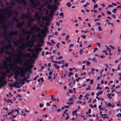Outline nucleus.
Listing matches in <instances>:
<instances>
[{"label": "nucleus", "mask_w": 121, "mask_h": 121, "mask_svg": "<svg viewBox=\"0 0 121 121\" xmlns=\"http://www.w3.org/2000/svg\"><path fill=\"white\" fill-rule=\"evenodd\" d=\"M111 93L110 94H108L107 95L108 97L110 99H111L112 98L111 96Z\"/></svg>", "instance_id": "nucleus-35"}, {"label": "nucleus", "mask_w": 121, "mask_h": 121, "mask_svg": "<svg viewBox=\"0 0 121 121\" xmlns=\"http://www.w3.org/2000/svg\"><path fill=\"white\" fill-rule=\"evenodd\" d=\"M117 9H114L112 10V12L114 13H115L116 12V11H117Z\"/></svg>", "instance_id": "nucleus-44"}, {"label": "nucleus", "mask_w": 121, "mask_h": 121, "mask_svg": "<svg viewBox=\"0 0 121 121\" xmlns=\"http://www.w3.org/2000/svg\"><path fill=\"white\" fill-rule=\"evenodd\" d=\"M119 116H120V117H121V113H118L117 115V116L118 117Z\"/></svg>", "instance_id": "nucleus-60"}, {"label": "nucleus", "mask_w": 121, "mask_h": 121, "mask_svg": "<svg viewBox=\"0 0 121 121\" xmlns=\"http://www.w3.org/2000/svg\"><path fill=\"white\" fill-rule=\"evenodd\" d=\"M47 8L49 9H50L51 8H53V6L52 5H51L50 4H49L48 5V6H47Z\"/></svg>", "instance_id": "nucleus-19"}, {"label": "nucleus", "mask_w": 121, "mask_h": 121, "mask_svg": "<svg viewBox=\"0 0 121 121\" xmlns=\"http://www.w3.org/2000/svg\"><path fill=\"white\" fill-rule=\"evenodd\" d=\"M13 73H9V75H8V76L9 78L10 77H9V76H13Z\"/></svg>", "instance_id": "nucleus-54"}, {"label": "nucleus", "mask_w": 121, "mask_h": 121, "mask_svg": "<svg viewBox=\"0 0 121 121\" xmlns=\"http://www.w3.org/2000/svg\"><path fill=\"white\" fill-rule=\"evenodd\" d=\"M25 81L24 80V79L21 80V81L20 82V84H22L23 85H24L25 84Z\"/></svg>", "instance_id": "nucleus-24"}, {"label": "nucleus", "mask_w": 121, "mask_h": 121, "mask_svg": "<svg viewBox=\"0 0 121 121\" xmlns=\"http://www.w3.org/2000/svg\"><path fill=\"white\" fill-rule=\"evenodd\" d=\"M9 59H7L8 58H6V60H4L3 61V64L4 67H0V68L2 69H6V72L7 74L9 73L10 72V70L8 69V66L7 64L8 62H10L11 60L10 59L11 57L9 56Z\"/></svg>", "instance_id": "nucleus-2"}, {"label": "nucleus", "mask_w": 121, "mask_h": 121, "mask_svg": "<svg viewBox=\"0 0 121 121\" xmlns=\"http://www.w3.org/2000/svg\"><path fill=\"white\" fill-rule=\"evenodd\" d=\"M34 21V20L33 18H30L28 21V22L30 23H31V24L32 22H33Z\"/></svg>", "instance_id": "nucleus-29"}, {"label": "nucleus", "mask_w": 121, "mask_h": 121, "mask_svg": "<svg viewBox=\"0 0 121 121\" xmlns=\"http://www.w3.org/2000/svg\"><path fill=\"white\" fill-rule=\"evenodd\" d=\"M12 100L10 99H8L6 100L7 103H12Z\"/></svg>", "instance_id": "nucleus-30"}, {"label": "nucleus", "mask_w": 121, "mask_h": 121, "mask_svg": "<svg viewBox=\"0 0 121 121\" xmlns=\"http://www.w3.org/2000/svg\"><path fill=\"white\" fill-rule=\"evenodd\" d=\"M24 79L25 81L27 82H30V80H27V79H26V78H24Z\"/></svg>", "instance_id": "nucleus-63"}, {"label": "nucleus", "mask_w": 121, "mask_h": 121, "mask_svg": "<svg viewBox=\"0 0 121 121\" xmlns=\"http://www.w3.org/2000/svg\"><path fill=\"white\" fill-rule=\"evenodd\" d=\"M98 5L97 4H95L94 6V9L97 8L98 7Z\"/></svg>", "instance_id": "nucleus-52"}, {"label": "nucleus", "mask_w": 121, "mask_h": 121, "mask_svg": "<svg viewBox=\"0 0 121 121\" xmlns=\"http://www.w3.org/2000/svg\"><path fill=\"white\" fill-rule=\"evenodd\" d=\"M53 66L55 67V68L56 69H58L60 68V67L59 66L55 64H54Z\"/></svg>", "instance_id": "nucleus-22"}, {"label": "nucleus", "mask_w": 121, "mask_h": 121, "mask_svg": "<svg viewBox=\"0 0 121 121\" xmlns=\"http://www.w3.org/2000/svg\"><path fill=\"white\" fill-rule=\"evenodd\" d=\"M10 5L11 6H14L15 5V3L13 2H10Z\"/></svg>", "instance_id": "nucleus-45"}, {"label": "nucleus", "mask_w": 121, "mask_h": 121, "mask_svg": "<svg viewBox=\"0 0 121 121\" xmlns=\"http://www.w3.org/2000/svg\"><path fill=\"white\" fill-rule=\"evenodd\" d=\"M31 29L32 30L34 31H39L40 30V29L38 27H36V26L35 25L34 26L31 28Z\"/></svg>", "instance_id": "nucleus-8"}, {"label": "nucleus", "mask_w": 121, "mask_h": 121, "mask_svg": "<svg viewBox=\"0 0 121 121\" xmlns=\"http://www.w3.org/2000/svg\"><path fill=\"white\" fill-rule=\"evenodd\" d=\"M29 2L31 4V7L33 8H36L38 6L40 5V3L39 1L35 2L33 0H29Z\"/></svg>", "instance_id": "nucleus-3"}, {"label": "nucleus", "mask_w": 121, "mask_h": 121, "mask_svg": "<svg viewBox=\"0 0 121 121\" xmlns=\"http://www.w3.org/2000/svg\"><path fill=\"white\" fill-rule=\"evenodd\" d=\"M14 74L15 75V76L14 78L15 79H16L19 75V72L18 70H17L16 71H15L14 73Z\"/></svg>", "instance_id": "nucleus-13"}, {"label": "nucleus", "mask_w": 121, "mask_h": 121, "mask_svg": "<svg viewBox=\"0 0 121 121\" xmlns=\"http://www.w3.org/2000/svg\"><path fill=\"white\" fill-rule=\"evenodd\" d=\"M33 42V41L30 40H29L26 44L24 43H22L21 45H19L18 49L20 50L17 52L18 53V55L19 56H24L25 55L22 52V51L25 50L26 48L30 46V43Z\"/></svg>", "instance_id": "nucleus-1"}, {"label": "nucleus", "mask_w": 121, "mask_h": 121, "mask_svg": "<svg viewBox=\"0 0 121 121\" xmlns=\"http://www.w3.org/2000/svg\"><path fill=\"white\" fill-rule=\"evenodd\" d=\"M7 31H4V32L2 33L1 36L2 37H4V36H6V35Z\"/></svg>", "instance_id": "nucleus-20"}, {"label": "nucleus", "mask_w": 121, "mask_h": 121, "mask_svg": "<svg viewBox=\"0 0 121 121\" xmlns=\"http://www.w3.org/2000/svg\"><path fill=\"white\" fill-rule=\"evenodd\" d=\"M78 110H76L74 111H73L72 112V113H73V116H74V112H76H76H77Z\"/></svg>", "instance_id": "nucleus-47"}, {"label": "nucleus", "mask_w": 121, "mask_h": 121, "mask_svg": "<svg viewBox=\"0 0 121 121\" xmlns=\"http://www.w3.org/2000/svg\"><path fill=\"white\" fill-rule=\"evenodd\" d=\"M107 116V115L106 114H102L101 115V117H103L104 119H105L106 118Z\"/></svg>", "instance_id": "nucleus-21"}, {"label": "nucleus", "mask_w": 121, "mask_h": 121, "mask_svg": "<svg viewBox=\"0 0 121 121\" xmlns=\"http://www.w3.org/2000/svg\"><path fill=\"white\" fill-rule=\"evenodd\" d=\"M25 72H22V73L21 74V75L22 77H25Z\"/></svg>", "instance_id": "nucleus-32"}, {"label": "nucleus", "mask_w": 121, "mask_h": 121, "mask_svg": "<svg viewBox=\"0 0 121 121\" xmlns=\"http://www.w3.org/2000/svg\"><path fill=\"white\" fill-rule=\"evenodd\" d=\"M98 50V48H94V50L93 51V52H94V53L95 52H96V51Z\"/></svg>", "instance_id": "nucleus-49"}, {"label": "nucleus", "mask_w": 121, "mask_h": 121, "mask_svg": "<svg viewBox=\"0 0 121 121\" xmlns=\"http://www.w3.org/2000/svg\"><path fill=\"white\" fill-rule=\"evenodd\" d=\"M45 0V1L44 2V4L45 5H48L49 4L48 2V1H46V0Z\"/></svg>", "instance_id": "nucleus-26"}, {"label": "nucleus", "mask_w": 121, "mask_h": 121, "mask_svg": "<svg viewBox=\"0 0 121 121\" xmlns=\"http://www.w3.org/2000/svg\"><path fill=\"white\" fill-rule=\"evenodd\" d=\"M82 95L81 94L78 97V99H82Z\"/></svg>", "instance_id": "nucleus-43"}, {"label": "nucleus", "mask_w": 121, "mask_h": 121, "mask_svg": "<svg viewBox=\"0 0 121 121\" xmlns=\"http://www.w3.org/2000/svg\"><path fill=\"white\" fill-rule=\"evenodd\" d=\"M54 1L55 3L57 4L58 5H59V4L57 3L58 0H54Z\"/></svg>", "instance_id": "nucleus-55"}, {"label": "nucleus", "mask_w": 121, "mask_h": 121, "mask_svg": "<svg viewBox=\"0 0 121 121\" xmlns=\"http://www.w3.org/2000/svg\"><path fill=\"white\" fill-rule=\"evenodd\" d=\"M103 92V91H99L97 93L96 95L97 96H98L99 94H102Z\"/></svg>", "instance_id": "nucleus-27"}, {"label": "nucleus", "mask_w": 121, "mask_h": 121, "mask_svg": "<svg viewBox=\"0 0 121 121\" xmlns=\"http://www.w3.org/2000/svg\"><path fill=\"white\" fill-rule=\"evenodd\" d=\"M73 74V73L72 72H71L69 73V74L68 76L69 77V78L71 77V75Z\"/></svg>", "instance_id": "nucleus-40"}, {"label": "nucleus", "mask_w": 121, "mask_h": 121, "mask_svg": "<svg viewBox=\"0 0 121 121\" xmlns=\"http://www.w3.org/2000/svg\"><path fill=\"white\" fill-rule=\"evenodd\" d=\"M59 15L60 16H62L63 17H62V18H63L64 17V16H63L64 15V13H60L59 14Z\"/></svg>", "instance_id": "nucleus-41"}, {"label": "nucleus", "mask_w": 121, "mask_h": 121, "mask_svg": "<svg viewBox=\"0 0 121 121\" xmlns=\"http://www.w3.org/2000/svg\"><path fill=\"white\" fill-rule=\"evenodd\" d=\"M108 24H111L112 26H114L113 24L112 23H111L109 22H108Z\"/></svg>", "instance_id": "nucleus-59"}, {"label": "nucleus", "mask_w": 121, "mask_h": 121, "mask_svg": "<svg viewBox=\"0 0 121 121\" xmlns=\"http://www.w3.org/2000/svg\"><path fill=\"white\" fill-rule=\"evenodd\" d=\"M96 88H97V89L101 90V89H102V88L101 87H100V86H98Z\"/></svg>", "instance_id": "nucleus-58"}, {"label": "nucleus", "mask_w": 121, "mask_h": 121, "mask_svg": "<svg viewBox=\"0 0 121 121\" xmlns=\"http://www.w3.org/2000/svg\"><path fill=\"white\" fill-rule=\"evenodd\" d=\"M69 91L70 93L72 94L73 91L72 90L69 89Z\"/></svg>", "instance_id": "nucleus-50"}, {"label": "nucleus", "mask_w": 121, "mask_h": 121, "mask_svg": "<svg viewBox=\"0 0 121 121\" xmlns=\"http://www.w3.org/2000/svg\"><path fill=\"white\" fill-rule=\"evenodd\" d=\"M31 24L30 23L28 22L27 23V24L26 26L27 27H30L31 26Z\"/></svg>", "instance_id": "nucleus-36"}, {"label": "nucleus", "mask_w": 121, "mask_h": 121, "mask_svg": "<svg viewBox=\"0 0 121 121\" xmlns=\"http://www.w3.org/2000/svg\"><path fill=\"white\" fill-rule=\"evenodd\" d=\"M80 36L83 39H85L86 37V36L84 35H81Z\"/></svg>", "instance_id": "nucleus-64"}, {"label": "nucleus", "mask_w": 121, "mask_h": 121, "mask_svg": "<svg viewBox=\"0 0 121 121\" xmlns=\"http://www.w3.org/2000/svg\"><path fill=\"white\" fill-rule=\"evenodd\" d=\"M4 42L3 41H2L1 42V45L4 46Z\"/></svg>", "instance_id": "nucleus-51"}, {"label": "nucleus", "mask_w": 121, "mask_h": 121, "mask_svg": "<svg viewBox=\"0 0 121 121\" xmlns=\"http://www.w3.org/2000/svg\"><path fill=\"white\" fill-rule=\"evenodd\" d=\"M22 23L21 22H19L17 24V25L18 28H21L22 27L23 25L22 24Z\"/></svg>", "instance_id": "nucleus-16"}, {"label": "nucleus", "mask_w": 121, "mask_h": 121, "mask_svg": "<svg viewBox=\"0 0 121 121\" xmlns=\"http://www.w3.org/2000/svg\"><path fill=\"white\" fill-rule=\"evenodd\" d=\"M51 99L53 101H54L56 100V99H55V97H54L53 95H51Z\"/></svg>", "instance_id": "nucleus-25"}, {"label": "nucleus", "mask_w": 121, "mask_h": 121, "mask_svg": "<svg viewBox=\"0 0 121 121\" xmlns=\"http://www.w3.org/2000/svg\"><path fill=\"white\" fill-rule=\"evenodd\" d=\"M47 43L49 45H52V43L50 42H47Z\"/></svg>", "instance_id": "nucleus-53"}, {"label": "nucleus", "mask_w": 121, "mask_h": 121, "mask_svg": "<svg viewBox=\"0 0 121 121\" xmlns=\"http://www.w3.org/2000/svg\"><path fill=\"white\" fill-rule=\"evenodd\" d=\"M28 15L26 14H22L21 16L22 19L24 20L28 17Z\"/></svg>", "instance_id": "nucleus-12"}, {"label": "nucleus", "mask_w": 121, "mask_h": 121, "mask_svg": "<svg viewBox=\"0 0 121 121\" xmlns=\"http://www.w3.org/2000/svg\"><path fill=\"white\" fill-rule=\"evenodd\" d=\"M27 77H25L24 78H26V79H29L30 77V75L29 74H28L27 75Z\"/></svg>", "instance_id": "nucleus-56"}, {"label": "nucleus", "mask_w": 121, "mask_h": 121, "mask_svg": "<svg viewBox=\"0 0 121 121\" xmlns=\"http://www.w3.org/2000/svg\"><path fill=\"white\" fill-rule=\"evenodd\" d=\"M66 4L69 7H70L71 5V4L69 2L67 3Z\"/></svg>", "instance_id": "nucleus-33"}, {"label": "nucleus", "mask_w": 121, "mask_h": 121, "mask_svg": "<svg viewBox=\"0 0 121 121\" xmlns=\"http://www.w3.org/2000/svg\"><path fill=\"white\" fill-rule=\"evenodd\" d=\"M106 13L107 14H108L109 15H111V12L109 11H108Z\"/></svg>", "instance_id": "nucleus-61"}, {"label": "nucleus", "mask_w": 121, "mask_h": 121, "mask_svg": "<svg viewBox=\"0 0 121 121\" xmlns=\"http://www.w3.org/2000/svg\"><path fill=\"white\" fill-rule=\"evenodd\" d=\"M26 65L27 66V68L25 69L26 71H28L29 73H31L32 72L31 69L33 67V65H32V64L30 63L29 64L27 62Z\"/></svg>", "instance_id": "nucleus-6"}, {"label": "nucleus", "mask_w": 121, "mask_h": 121, "mask_svg": "<svg viewBox=\"0 0 121 121\" xmlns=\"http://www.w3.org/2000/svg\"><path fill=\"white\" fill-rule=\"evenodd\" d=\"M7 27L6 26H5L4 27V28L3 29V31H7Z\"/></svg>", "instance_id": "nucleus-34"}, {"label": "nucleus", "mask_w": 121, "mask_h": 121, "mask_svg": "<svg viewBox=\"0 0 121 121\" xmlns=\"http://www.w3.org/2000/svg\"><path fill=\"white\" fill-rule=\"evenodd\" d=\"M0 53L2 54L4 52L5 48L4 46L0 48Z\"/></svg>", "instance_id": "nucleus-17"}, {"label": "nucleus", "mask_w": 121, "mask_h": 121, "mask_svg": "<svg viewBox=\"0 0 121 121\" xmlns=\"http://www.w3.org/2000/svg\"><path fill=\"white\" fill-rule=\"evenodd\" d=\"M16 83H15L14 84H10L9 85L10 87L14 86L15 87H16L17 85H19V83L18 82H17Z\"/></svg>", "instance_id": "nucleus-15"}, {"label": "nucleus", "mask_w": 121, "mask_h": 121, "mask_svg": "<svg viewBox=\"0 0 121 121\" xmlns=\"http://www.w3.org/2000/svg\"><path fill=\"white\" fill-rule=\"evenodd\" d=\"M83 50L82 49H81L79 52L80 55H81L82 54V52H83Z\"/></svg>", "instance_id": "nucleus-57"}, {"label": "nucleus", "mask_w": 121, "mask_h": 121, "mask_svg": "<svg viewBox=\"0 0 121 121\" xmlns=\"http://www.w3.org/2000/svg\"><path fill=\"white\" fill-rule=\"evenodd\" d=\"M69 36L68 35L66 37V40L67 41L69 39Z\"/></svg>", "instance_id": "nucleus-42"}, {"label": "nucleus", "mask_w": 121, "mask_h": 121, "mask_svg": "<svg viewBox=\"0 0 121 121\" xmlns=\"http://www.w3.org/2000/svg\"><path fill=\"white\" fill-rule=\"evenodd\" d=\"M52 62L55 63H57L59 64H60L62 63L61 61H58L53 60L52 61Z\"/></svg>", "instance_id": "nucleus-23"}, {"label": "nucleus", "mask_w": 121, "mask_h": 121, "mask_svg": "<svg viewBox=\"0 0 121 121\" xmlns=\"http://www.w3.org/2000/svg\"><path fill=\"white\" fill-rule=\"evenodd\" d=\"M21 30L22 31V35H29L28 37V36L26 38V39H28L29 38L30 35L31 34V31H26L24 28L21 29Z\"/></svg>", "instance_id": "nucleus-5"}, {"label": "nucleus", "mask_w": 121, "mask_h": 121, "mask_svg": "<svg viewBox=\"0 0 121 121\" xmlns=\"http://www.w3.org/2000/svg\"><path fill=\"white\" fill-rule=\"evenodd\" d=\"M107 107H111L112 106V104L110 103H108L107 105Z\"/></svg>", "instance_id": "nucleus-39"}, {"label": "nucleus", "mask_w": 121, "mask_h": 121, "mask_svg": "<svg viewBox=\"0 0 121 121\" xmlns=\"http://www.w3.org/2000/svg\"><path fill=\"white\" fill-rule=\"evenodd\" d=\"M6 84L7 82L5 80V78L3 76L0 77V86L1 87H2Z\"/></svg>", "instance_id": "nucleus-4"}, {"label": "nucleus", "mask_w": 121, "mask_h": 121, "mask_svg": "<svg viewBox=\"0 0 121 121\" xmlns=\"http://www.w3.org/2000/svg\"><path fill=\"white\" fill-rule=\"evenodd\" d=\"M17 32L16 31H12L11 33H9V35L11 37L13 36H17Z\"/></svg>", "instance_id": "nucleus-9"}, {"label": "nucleus", "mask_w": 121, "mask_h": 121, "mask_svg": "<svg viewBox=\"0 0 121 121\" xmlns=\"http://www.w3.org/2000/svg\"><path fill=\"white\" fill-rule=\"evenodd\" d=\"M15 63H13L12 64H10L9 65V70H13L15 71V69L14 67H15L14 66Z\"/></svg>", "instance_id": "nucleus-11"}, {"label": "nucleus", "mask_w": 121, "mask_h": 121, "mask_svg": "<svg viewBox=\"0 0 121 121\" xmlns=\"http://www.w3.org/2000/svg\"><path fill=\"white\" fill-rule=\"evenodd\" d=\"M98 31H101L102 30L101 28V26H98Z\"/></svg>", "instance_id": "nucleus-37"}, {"label": "nucleus", "mask_w": 121, "mask_h": 121, "mask_svg": "<svg viewBox=\"0 0 121 121\" xmlns=\"http://www.w3.org/2000/svg\"><path fill=\"white\" fill-rule=\"evenodd\" d=\"M40 80H41V83H43V82L44 81V80L43 79V78L42 77L41 78H40Z\"/></svg>", "instance_id": "nucleus-46"}, {"label": "nucleus", "mask_w": 121, "mask_h": 121, "mask_svg": "<svg viewBox=\"0 0 121 121\" xmlns=\"http://www.w3.org/2000/svg\"><path fill=\"white\" fill-rule=\"evenodd\" d=\"M105 46L106 47V49L107 50L109 51V52H110L111 51L110 48L109 47H107V45H106Z\"/></svg>", "instance_id": "nucleus-38"}, {"label": "nucleus", "mask_w": 121, "mask_h": 121, "mask_svg": "<svg viewBox=\"0 0 121 121\" xmlns=\"http://www.w3.org/2000/svg\"><path fill=\"white\" fill-rule=\"evenodd\" d=\"M4 48L6 50H9L10 48H12V45L10 44L9 46L8 45H6L4 47Z\"/></svg>", "instance_id": "nucleus-14"}, {"label": "nucleus", "mask_w": 121, "mask_h": 121, "mask_svg": "<svg viewBox=\"0 0 121 121\" xmlns=\"http://www.w3.org/2000/svg\"><path fill=\"white\" fill-rule=\"evenodd\" d=\"M35 50L36 52L38 53V52L40 51H41L42 50V48H35Z\"/></svg>", "instance_id": "nucleus-18"}, {"label": "nucleus", "mask_w": 121, "mask_h": 121, "mask_svg": "<svg viewBox=\"0 0 121 121\" xmlns=\"http://www.w3.org/2000/svg\"><path fill=\"white\" fill-rule=\"evenodd\" d=\"M13 43L15 46H17L18 45V44L15 42H14Z\"/></svg>", "instance_id": "nucleus-48"}, {"label": "nucleus", "mask_w": 121, "mask_h": 121, "mask_svg": "<svg viewBox=\"0 0 121 121\" xmlns=\"http://www.w3.org/2000/svg\"><path fill=\"white\" fill-rule=\"evenodd\" d=\"M5 39L6 41H8L9 42H10V39L8 37H6L5 38Z\"/></svg>", "instance_id": "nucleus-28"}, {"label": "nucleus", "mask_w": 121, "mask_h": 121, "mask_svg": "<svg viewBox=\"0 0 121 121\" xmlns=\"http://www.w3.org/2000/svg\"><path fill=\"white\" fill-rule=\"evenodd\" d=\"M10 8L8 6L6 7L5 10H7V14L8 15V17L9 18L10 16L12 14L13 11L11 10H10Z\"/></svg>", "instance_id": "nucleus-7"}, {"label": "nucleus", "mask_w": 121, "mask_h": 121, "mask_svg": "<svg viewBox=\"0 0 121 121\" xmlns=\"http://www.w3.org/2000/svg\"><path fill=\"white\" fill-rule=\"evenodd\" d=\"M14 21H16L17 22H18L19 21L18 19L16 17H14Z\"/></svg>", "instance_id": "nucleus-31"}, {"label": "nucleus", "mask_w": 121, "mask_h": 121, "mask_svg": "<svg viewBox=\"0 0 121 121\" xmlns=\"http://www.w3.org/2000/svg\"><path fill=\"white\" fill-rule=\"evenodd\" d=\"M74 101H72V102H69V105H72Z\"/></svg>", "instance_id": "nucleus-62"}, {"label": "nucleus", "mask_w": 121, "mask_h": 121, "mask_svg": "<svg viewBox=\"0 0 121 121\" xmlns=\"http://www.w3.org/2000/svg\"><path fill=\"white\" fill-rule=\"evenodd\" d=\"M35 17L36 18L35 19H37L38 21H39L40 20V17L39 15L37 12H36L35 14Z\"/></svg>", "instance_id": "nucleus-10"}]
</instances>
